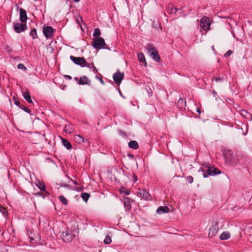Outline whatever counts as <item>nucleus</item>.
Returning <instances> with one entry per match:
<instances>
[{
  "instance_id": "1",
  "label": "nucleus",
  "mask_w": 252,
  "mask_h": 252,
  "mask_svg": "<svg viewBox=\"0 0 252 252\" xmlns=\"http://www.w3.org/2000/svg\"><path fill=\"white\" fill-rule=\"evenodd\" d=\"M92 45L97 50L103 48L110 50L109 48L105 47L106 43L104 39L101 37H99L97 38H94L92 42Z\"/></svg>"
},
{
  "instance_id": "2",
  "label": "nucleus",
  "mask_w": 252,
  "mask_h": 252,
  "mask_svg": "<svg viewBox=\"0 0 252 252\" xmlns=\"http://www.w3.org/2000/svg\"><path fill=\"white\" fill-rule=\"evenodd\" d=\"M149 55L156 62H159L160 58L157 49L151 44H148L147 47Z\"/></svg>"
},
{
  "instance_id": "3",
  "label": "nucleus",
  "mask_w": 252,
  "mask_h": 252,
  "mask_svg": "<svg viewBox=\"0 0 252 252\" xmlns=\"http://www.w3.org/2000/svg\"><path fill=\"white\" fill-rule=\"evenodd\" d=\"M225 158L226 160L232 165H236L238 163V159L237 157L233 155V152L231 150L227 151L225 155Z\"/></svg>"
},
{
  "instance_id": "4",
  "label": "nucleus",
  "mask_w": 252,
  "mask_h": 252,
  "mask_svg": "<svg viewBox=\"0 0 252 252\" xmlns=\"http://www.w3.org/2000/svg\"><path fill=\"white\" fill-rule=\"evenodd\" d=\"M74 237H75V235L68 229L63 231L62 235V240L64 242L66 243L70 242Z\"/></svg>"
},
{
  "instance_id": "5",
  "label": "nucleus",
  "mask_w": 252,
  "mask_h": 252,
  "mask_svg": "<svg viewBox=\"0 0 252 252\" xmlns=\"http://www.w3.org/2000/svg\"><path fill=\"white\" fill-rule=\"evenodd\" d=\"M137 194L139 197L144 200H151L152 199L151 195L145 189H138Z\"/></svg>"
},
{
  "instance_id": "6",
  "label": "nucleus",
  "mask_w": 252,
  "mask_h": 252,
  "mask_svg": "<svg viewBox=\"0 0 252 252\" xmlns=\"http://www.w3.org/2000/svg\"><path fill=\"white\" fill-rule=\"evenodd\" d=\"M200 27L201 29L205 31H207L210 29V23L209 19L207 17H203L200 20Z\"/></svg>"
},
{
  "instance_id": "7",
  "label": "nucleus",
  "mask_w": 252,
  "mask_h": 252,
  "mask_svg": "<svg viewBox=\"0 0 252 252\" xmlns=\"http://www.w3.org/2000/svg\"><path fill=\"white\" fill-rule=\"evenodd\" d=\"M54 29L50 26L45 27L43 32L47 39H52L53 37Z\"/></svg>"
},
{
  "instance_id": "8",
  "label": "nucleus",
  "mask_w": 252,
  "mask_h": 252,
  "mask_svg": "<svg viewBox=\"0 0 252 252\" xmlns=\"http://www.w3.org/2000/svg\"><path fill=\"white\" fill-rule=\"evenodd\" d=\"M28 27L26 23H16L14 26V30L17 33H21L27 30Z\"/></svg>"
},
{
  "instance_id": "9",
  "label": "nucleus",
  "mask_w": 252,
  "mask_h": 252,
  "mask_svg": "<svg viewBox=\"0 0 252 252\" xmlns=\"http://www.w3.org/2000/svg\"><path fill=\"white\" fill-rule=\"evenodd\" d=\"M220 172L216 168H213V169L209 168L207 170V173H204L203 174L204 178H207L209 176H214L217 174H220Z\"/></svg>"
},
{
  "instance_id": "10",
  "label": "nucleus",
  "mask_w": 252,
  "mask_h": 252,
  "mask_svg": "<svg viewBox=\"0 0 252 252\" xmlns=\"http://www.w3.org/2000/svg\"><path fill=\"white\" fill-rule=\"evenodd\" d=\"M70 59L75 64L82 66L85 63V59L83 57H76L73 56H70Z\"/></svg>"
},
{
  "instance_id": "11",
  "label": "nucleus",
  "mask_w": 252,
  "mask_h": 252,
  "mask_svg": "<svg viewBox=\"0 0 252 252\" xmlns=\"http://www.w3.org/2000/svg\"><path fill=\"white\" fill-rule=\"evenodd\" d=\"M124 78V74L118 70L113 75V79L116 84H120Z\"/></svg>"
},
{
  "instance_id": "12",
  "label": "nucleus",
  "mask_w": 252,
  "mask_h": 252,
  "mask_svg": "<svg viewBox=\"0 0 252 252\" xmlns=\"http://www.w3.org/2000/svg\"><path fill=\"white\" fill-rule=\"evenodd\" d=\"M219 226L217 224L212 225L210 228L208 236L210 238L214 237L218 232Z\"/></svg>"
},
{
  "instance_id": "13",
  "label": "nucleus",
  "mask_w": 252,
  "mask_h": 252,
  "mask_svg": "<svg viewBox=\"0 0 252 252\" xmlns=\"http://www.w3.org/2000/svg\"><path fill=\"white\" fill-rule=\"evenodd\" d=\"M132 201V200L128 197H125L124 199V204L126 211L129 212L131 210Z\"/></svg>"
},
{
  "instance_id": "14",
  "label": "nucleus",
  "mask_w": 252,
  "mask_h": 252,
  "mask_svg": "<svg viewBox=\"0 0 252 252\" xmlns=\"http://www.w3.org/2000/svg\"><path fill=\"white\" fill-rule=\"evenodd\" d=\"M27 18L26 11L22 8H20V20L21 22L24 23L27 21Z\"/></svg>"
},
{
  "instance_id": "15",
  "label": "nucleus",
  "mask_w": 252,
  "mask_h": 252,
  "mask_svg": "<svg viewBox=\"0 0 252 252\" xmlns=\"http://www.w3.org/2000/svg\"><path fill=\"white\" fill-rule=\"evenodd\" d=\"M170 209L167 206H159L157 210V213L158 214L168 213Z\"/></svg>"
},
{
  "instance_id": "16",
  "label": "nucleus",
  "mask_w": 252,
  "mask_h": 252,
  "mask_svg": "<svg viewBox=\"0 0 252 252\" xmlns=\"http://www.w3.org/2000/svg\"><path fill=\"white\" fill-rule=\"evenodd\" d=\"M137 57L138 58V60L140 62L143 63L145 66H147V63L146 62L145 56L143 53H139L137 54Z\"/></svg>"
},
{
  "instance_id": "17",
  "label": "nucleus",
  "mask_w": 252,
  "mask_h": 252,
  "mask_svg": "<svg viewBox=\"0 0 252 252\" xmlns=\"http://www.w3.org/2000/svg\"><path fill=\"white\" fill-rule=\"evenodd\" d=\"M90 83V81L89 80L88 77H87L86 76L81 77L79 80V81L78 82V84L82 85L89 84Z\"/></svg>"
},
{
  "instance_id": "18",
  "label": "nucleus",
  "mask_w": 252,
  "mask_h": 252,
  "mask_svg": "<svg viewBox=\"0 0 252 252\" xmlns=\"http://www.w3.org/2000/svg\"><path fill=\"white\" fill-rule=\"evenodd\" d=\"M37 186L40 190L44 191L47 196L49 195L48 192L46 190V187L44 183L39 182Z\"/></svg>"
},
{
  "instance_id": "19",
  "label": "nucleus",
  "mask_w": 252,
  "mask_h": 252,
  "mask_svg": "<svg viewBox=\"0 0 252 252\" xmlns=\"http://www.w3.org/2000/svg\"><path fill=\"white\" fill-rule=\"evenodd\" d=\"M62 142L63 145L68 150L72 148V146L70 142L66 139L62 138Z\"/></svg>"
},
{
  "instance_id": "20",
  "label": "nucleus",
  "mask_w": 252,
  "mask_h": 252,
  "mask_svg": "<svg viewBox=\"0 0 252 252\" xmlns=\"http://www.w3.org/2000/svg\"><path fill=\"white\" fill-rule=\"evenodd\" d=\"M230 237V233L228 232L225 231L222 232L220 236V238L221 240H228Z\"/></svg>"
},
{
  "instance_id": "21",
  "label": "nucleus",
  "mask_w": 252,
  "mask_h": 252,
  "mask_svg": "<svg viewBox=\"0 0 252 252\" xmlns=\"http://www.w3.org/2000/svg\"><path fill=\"white\" fill-rule=\"evenodd\" d=\"M23 97L27 100V101L29 103H32V100L30 93L29 92H26L23 94Z\"/></svg>"
},
{
  "instance_id": "22",
  "label": "nucleus",
  "mask_w": 252,
  "mask_h": 252,
  "mask_svg": "<svg viewBox=\"0 0 252 252\" xmlns=\"http://www.w3.org/2000/svg\"><path fill=\"white\" fill-rule=\"evenodd\" d=\"M128 146L130 148H132L133 149H137L138 148V144L137 141L131 140L130 142H129Z\"/></svg>"
},
{
  "instance_id": "23",
  "label": "nucleus",
  "mask_w": 252,
  "mask_h": 252,
  "mask_svg": "<svg viewBox=\"0 0 252 252\" xmlns=\"http://www.w3.org/2000/svg\"><path fill=\"white\" fill-rule=\"evenodd\" d=\"M74 140L76 143L79 144L82 143L84 141V138L80 135H75L74 136Z\"/></svg>"
},
{
  "instance_id": "24",
  "label": "nucleus",
  "mask_w": 252,
  "mask_h": 252,
  "mask_svg": "<svg viewBox=\"0 0 252 252\" xmlns=\"http://www.w3.org/2000/svg\"><path fill=\"white\" fill-rule=\"evenodd\" d=\"M90 197V194L88 193L83 192L81 193V197L82 199L86 202H87L89 198Z\"/></svg>"
},
{
  "instance_id": "25",
  "label": "nucleus",
  "mask_w": 252,
  "mask_h": 252,
  "mask_svg": "<svg viewBox=\"0 0 252 252\" xmlns=\"http://www.w3.org/2000/svg\"><path fill=\"white\" fill-rule=\"evenodd\" d=\"M30 35L32 36L33 39L37 38L38 37L37 35L36 30L35 29H32L30 33Z\"/></svg>"
},
{
  "instance_id": "26",
  "label": "nucleus",
  "mask_w": 252,
  "mask_h": 252,
  "mask_svg": "<svg viewBox=\"0 0 252 252\" xmlns=\"http://www.w3.org/2000/svg\"><path fill=\"white\" fill-rule=\"evenodd\" d=\"M178 10V9H177L176 7H170L168 6V11L170 14H175L176 13L177 11Z\"/></svg>"
},
{
  "instance_id": "27",
  "label": "nucleus",
  "mask_w": 252,
  "mask_h": 252,
  "mask_svg": "<svg viewBox=\"0 0 252 252\" xmlns=\"http://www.w3.org/2000/svg\"><path fill=\"white\" fill-rule=\"evenodd\" d=\"M100 34H101V32H100V30L98 28L95 29L94 32L93 33V36L94 37L98 38L99 37V36L100 35Z\"/></svg>"
},
{
  "instance_id": "28",
  "label": "nucleus",
  "mask_w": 252,
  "mask_h": 252,
  "mask_svg": "<svg viewBox=\"0 0 252 252\" xmlns=\"http://www.w3.org/2000/svg\"><path fill=\"white\" fill-rule=\"evenodd\" d=\"M185 104H186V101L182 98L179 99L177 102V105L180 106L181 108L183 107Z\"/></svg>"
},
{
  "instance_id": "29",
  "label": "nucleus",
  "mask_w": 252,
  "mask_h": 252,
  "mask_svg": "<svg viewBox=\"0 0 252 252\" xmlns=\"http://www.w3.org/2000/svg\"><path fill=\"white\" fill-rule=\"evenodd\" d=\"M103 242L105 244H110L112 242L111 237L107 235L105 237Z\"/></svg>"
},
{
  "instance_id": "30",
  "label": "nucleus",
  "mask_w": 252,
  "mask_h": 252,
  "mask_svg": "<svg viewBox=\"0 0 252 252\" xmlns=\"http://www.w3.org/2000/svg\"><path fill=\"white\" fill-rule=\"evenodd\" d=\"M59 199L63 204L64 205H67V200L63 196V195L60 196Z\"/></svg>"
},
{
  "instance_id": "31",
  "label": "nucleus",
  "mask_w": 252,
  "mask_h": 252,
  "mask_svg": "<svg viewBox=\"0 0 252 252\" xmlns=\"http://www.w3.org/2000/svg\"><path fill=\"white\" fill-rule=\"evenodd\" d=\"M120 191L121 193H124L125 195H128L129 194V191L124 187L121 188Z\"/></svg>"
},
{
  "instance_id": "32",
  "label": "nucleus",
  "mask_w": 252,
  "mask_h": 252,
  "mask_svg": "<svg viewBox=\"0 0 252 252\" xmlns=\"http://www.w3.org/2000/svg\"><path fill=\"white\" fill-rule=\"evenodd\" d=\"M20 108L23 110V111H24L25 112L31 114V111L28 107L24 106H21V108Z\"/></svg>"
},
{
  "instance_id": "33",
  "label": "nucleus",
  "mask_w": 252,
  "mask_h": 252,
  "mask_svg": "<svg viewBox=\"0 0 252 252\" xmlns=\"http://www.w3.org/2000/svg\"><path fill=\"white\" fill-rule=\"evenodd\" d=\"M186 180L189 184H191L193 182V178L191 176H188L186 177Z\"/></svg>"
},
{
  "instance_id": "34",
  "label": "nucleus",
  "mask_w": 252,
  "mask_h": 252,
  "mask_svg": "<svg viewBox=\"0 0 252 252\" xmlns=\"http://www.w3.org/2000/svg\"><path fill=\"white\" fill-rule=\"evenodd\" d=\"M17 68L19 69H22L23 70H27V68L25 66V65L23 63H19L17 66Z\"/></svg>"
},
{
  "instance_id": "35",
  "label": "nucleus",
  "mask_w": 252,
  "mask_h": 252,
  "mask_svg": "<svg viewBox=\"0 0 252 252\" xmlns=\"http://www.w3.org/2000/svg\"><path fill=\"white\" fill-rule=\"evenodd\" d=\"M13 99L14 100V104L16 106H18L19 108H21V103H20V101L19 100H17L15 97H13Z\"/></svg>"
},
{
  "instance_id": "36",
  "label": "nucleus",
  "mask_w": 252,
  "mask_h": 252,
  "mask_svg": "<svg viewBox=\"0 0 252 252\" xmlns=\"http://www.w3.org/2000/svg\"><path fill=\"white\" fill-rule=\"evenodd\" d=\"M0 212L4 215H6L7 213V210L4 207H0Z\"/></svg>"
},
{
  "instance_id": "37",
  "label": "nucleus",
  "mask_w": 252,
  "mask_h": 252,
  "mask_svg": "<svg viewBox=\"0 0 252 252\" xmlns=\"http://www.w3.org/2000/svg\"><path fill=\"white\" fill-rule=\"evenodd\" d=\"M81 67H88L89 68H91V64H89L88 63H87L86 61H85V63H83V64L82 65V66Z\"/></svg>"
},
{
  "instance_id": "38",
  "label": "nucleus",
  "mask_w": 252,
  "mask_h": 252,
  "mask_svg": "<svg viewBox=\"0 0 252 252\" xmlns=\"http://www.w3.org/2000/svg\"><path fill=\"white\" fill-rule=\"evenodd\" d=\"M91 68H93V71L96 73L97 72V68H96V67L94 66V63H92L91 64Z\"/></svg>"
},
{
  "instance_id": "39",
  "label": "nucleus",
  "mask_w": 252,
  "mask_h": 252,
  "mask_svg": "<svg viewBox=\"0 0 252 252\" xmlns=\"http://www.w3.org/2000/svg\"><path fill=\"white\" fill-rule=\"evenodd\" d=\"M232 54V51L231 50H228L226 52V53L224 54L225 57H229L231 54Z\"/></svg>"
},
{
  "instance_id": "40",
  "label": "nucleus",
  "mask_w": 252,
  "mask_h": 252,
  "mask_svg": "<svg viewBox=\"0 0 252 252\" xmlns=\"http://www.w3.org/2000/svg\"><path fill=\"white\" fill-rule=\"evenodd\" d=\"M35 195L38 196H42L43 198H45V196L41 192H38L36 193Z\"/></svg>"
},
{
  "instance_id": "41",
  "label": "nucleus",
  "mask_w": 252,
  "mask_h": 252,
  "mask_svg": "<svg viewBox=\"0 0 252 252\" xmlns=\"http://www.w3.org/2000/svg\"><path fill=\"white\" fill-rule=\"evenodd\" d=\"M214 80L216 81V82H220L222 80V79L220 77H215L214 78Z\"/></svg>"
},
{
  "instance_id": "42",
  "label": "nucleus",
  "mask_w": 252,
  "mask_h": 252,
  "mask_svg": "<svg viewBox=\"0 0 252 252\" xmlns=\"http://www.w3.org/2000/svg\"><path fill=\"white\" fill-rule=\"evenodd\" d=\"M95 77L99 79V80L100 81V83L102 84H103V85L104 84V82L101 78L99 77V76H96Z\"/></svg>"
},
{
  "instance_id": "43",
  "label": "nucleus",
  "mask_w": 252,
  "mask_h": 252,
  "mask_svg": "<svg viewBox=\"0 0 252 252\" xmlns=\"http://www.w3.org/2000/svg\"><path fill=\"white\" fill-rule=\"evenodd\" d=\"M61 187L68 188L69 186L66 184H62L60 185Z\"/></svg>"
},
{
  "instance_id": "44",
  "label": "nucleus",
  "mask_w": 252,
  "mask_h": 252,
  "mask_svg": "<svg viewBox=\"0 0 252 252\" xmlns=\"http://www.w3.org/2000/svg\"><path fill=\"white\" fill-rule=\"evenodd\" d=\"M64 77L65 78H67V79H69V80L71 79V78H72L71 76H69L68 75H65L64 76Z\"/></svg>"
},
{
  "instance_id": "45",
  "label": "nucleus",
  "mask_w": 252,
  "mask_h": 252,
  "mask_svg": "<svg viewBox=\"0 0 252 252\" xmlns=\"http://www.w3.org/2000/svg\"><path fill=\"white\" fill-rule=\"evenodd\" d=\"M198 172H203L205 173V170L202 168H200L198 170Z\"/></svg>"
},
{
  "instance_id": "46",
  "label": "nucleus",
  "mask_w": 252,
  "mask_h": 252,
  "mask_svg": "<svg viewBox=\"0 0 252 252\" xmlns=\"http://www.w3.org/2000/svg\"><path fill=\"white\" fill-rule=\"evenodd\" d=\"M65 131L67 133H70L71 131H69L68 128H67V127H65Z\"/></svg>"
},
{
  "instance_id": "47",
  "label": "nucleus",
  "mask_w": 252,
  "mask_h": 252,
  "mask_svg": "<svg viewBox=\"0 0 252 252\" xmlns=\"http://www.w3.org/2000/svg\"><path fill=\"white\" fill-rule=\"evenodd\" d=\"M119 94H120L123 97H124V96L122 95V92H121V91L120 90H119Z\"/></svg>"
},
{
  "instance_id": "48",
  "label": "nucleus",
  "mask_w": 252,
  "mask_h": 252,
  "mask_svg": "<svg viewBox=\"0 0 252 252\" xmlns=\"http://www.w3.org/2000/svg\"><path fill=\"white\" fill-rule=\"evenodd\" d=\"M197 112H198L199 113H200V111L199 108L197 109Z\"/></svg>"
},
{
  "instance_id": "49",
  "label": "nucleus",
  "mask_w": 252,
  "mask_h": 252,
  "mask_svg": "<svg viewBox=\"0 0 252 252\" xmlns=\"http://www.w3.org/2000/svg\"><path fill=\"white\" fill-rule=\"evenodd\" d=\"M75 2H78L80 1V0H73Z\"/></svg>"
},
{
  "instance_id": "50",
  "label": "nucleus",
  "mask_w": 252,
  "mask_h": 252,
  "mask_svg": "<svg viewBox=\"0 0 252 252\" xmlns=\"http://www.w3.org/2000/svg\"><path fill=\"white\" fill-rule=\"evenodd\" d=\"M75 80L76 81H77V80H78V78L75 77Z\"/></svg>"
},
{
  "instance_id": "51",
  "label": "nucleus",
  "mask_w": 252,
  "mask_h": 252,
  "mask_svg": "<svg viewBox=\"0 0 252 252\" xmlns=\"http://www.w3.org/2000/svg\"><path fill=\"white\" fill-rule=\"evenodd\" d=\"M73 183H74V184H75V185H76V184H77V183H76V182H74V181H73Z\"/></svg>"
}]
</instances>
